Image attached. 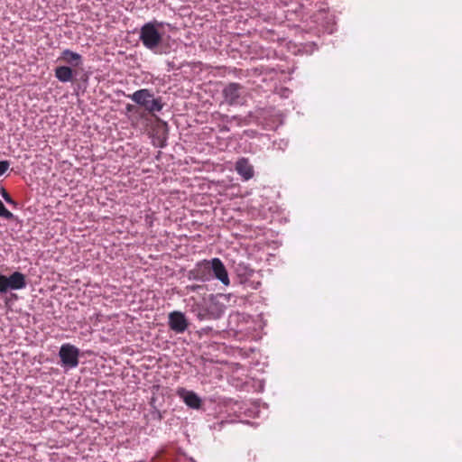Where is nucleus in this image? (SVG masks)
<instances>
[{"instance_id": "nucleus-8", "label": "nucleus", "mask_w": 462, "mask_h": 462, "mask_svg": "<svg viewBox=\"0 0 462 462\" xmlns=\"http://www.w3.org/2000/svg\"><path fill=\"white\" fill-rule=\"evenodd\" d=\"M176 393L189 408L193 410L200 409L202 400L195 392L180 387Z\"/></svg>"}, {"instance_id": "nucleus-7", "label": "nucleus", "mask_w": 462, "mask_h": 462, "mask_svg": "<svg viewBox=\"0 0 462 462\" xmlns=\"http://www.w3.org/2000/svg\"><path fill=\"white\" fill-rule=\"evenodd\" d=\"M208 262L199 263L192 270L188 272V279L189 281H198V282H208L209 281L213 275L210 273V268Z\"/></svg>"}, {"instance_id": "nucleus-17", "label": "nucleus", "mask_w": 462, "mask_h": 462, "mask_svg": "<svg viewBox=\"0 0 462 462\" xmlns=\"http://www.w3.org/2000/svg\"><path fill=\"white\" fill-rule=\"evenodd\" d=\"M0 217L7 220H11L14 217V214L6 209L4 203L0 200Z\"/></svg>"}, {"instance_id": "nucleus-16", "label": "nucleus", "mask_w": 462, "mask_h": 462, "mask_svg": "<svg viewBox=\"0 0 462 462\" xmlns=\"http://www.w3.org/2000/svg\"><path fill=\"white\" fill-rule=\"evenodd\" d=\"M0 194L7 204L13 206L14 208H16L18 206V203L12 199V197L9 195V193L5 190L4 187H1Z\"/></svg>"}, {"instance_id": "nucleus-13", "label": "nucleus", "mask_w": 462, "mask_h": 462, "mask_svg": "<svg viewBox=\"0 0 462 462\" xmlns=\"http://www.w3.org/2000/svg\"><path fill=\"white\" fill-rule=\"evenodd\" d=\"M59 60L69 65V67L78 68L82 66L83 58L82 56L69 49H65L61 51Z\"/></svg>"}, {"instance_id": "nucleus-1", "label": "nucleus", "mask_w": 462, "mask_h": 462, "mask_svg": "<svg viewBox=\"0 0 462 462\" xmlns=\"http://www.w3.org/2000/svg\"><path fill=\"white\" fill-rule=\"evenodd\" d=\"M131 100L143 107L150 114L159 113L162 110L164 103L161 97H154V94L148 88H141L129 96Z\"/></svg>"}, {"instance_id": "nucleus-3", "label": "nucleus", "mask_w": 462, "mask_h": 462, "mask_svg": "<svg viewBox=\"0 0 462 462\" xmlns=\"http://www.w3.org/2000/svg\"><path fill=\"white\" fill-rule=\"evenodd\" d=\"M159 26H162V23L156 20L148 22L141 27L139 33V39L143 45L154 52H156L155 50L162 40V35L158 29Z\"/></svg>"}, {"instance_id": "nucleus-12", "label": "nucleus", "mask_w": 462, "mask_h": 462, "mask_svg": "<svg viewBox=\"0 0 462 462\" xmlns=\"http://www.w3.org/2000/svg\"><path fill=\"white\" fill-rule=\"evenodd\" d=\"M235 169L244 180H248L254 177V167L246 158H240L236 161Z\"/></svg>"}, {"instance_id": "nucleus-25", "label": "nucleus", "mask_w": 462, "mask_h": 462, "mask_svg": "<svg viewBox=\"0 0 462 462\" xmlns=\"http://www.w3.org/2000/svg\"><path fill=\"white\" fill-rule=\"evenodd\" d=\"M219 131L221 133H227L230 131V128L227 125H222V126H220Z\"/></svg>"}, {"instance_id": "nucleus-18", "label": "nucleus", "mask_w": 462, "mask_h": 462, "mask_svg": "<svg viewBox=\"0 0 462 462\" xmlns=\"http://www.w3.org/2000/svg\"><path fill=\"white\" fill-rule=\"evenodd\" d=\"M288 140L286 139H279L273 142V146L277 150L284 151L288 147Z\"/></svg>"}, {"instance_id": "nucleus-21", "label": "nucleus", "mask_w": 462, "mask_h": 462, "mask_svg": "<svg viewBox=\"0 0 462 462\" xmlns=\"http://www.w3.org/2000/svg\"><path fill=\"white\" fill-rule=\"evenodd\" d=\"M151 415H152V418L154 419V420H161L162 419V413L159 410L157 409H154L152 412H151Z\"/></svg>"}, {"instance_id": "nucleus-26", "label": "nucleus", "mask_w": 462, "mask_h": 462, "mask_svg": "<svg viewBox=\"0 0 462 462\" xmlns=\"http://www.w3.org/2000/svg\"><path fill=\"white\" fill-rule=\"evenodd\" d=\"M221 117H222V118H223V120H225L226 122H229V121H230L229 116H226V115H223V116H221Z\"/></svg>"}, {"instance_id": "nucleus-14", "label": "nucleus", "mask_w": 462, "mask_h": 462, "mask_svg": "<svg viewBox=\"0 0 462 462\" xmlns=\"http://www.w3.org/2000/svg\"><path fill=\"white\" fill-rule=\"evenodd\" d=\"M250 54L252 55V59L254 60H263L270 59L274 56V51L270 49H265L258 43H253L249 47Z\"/></svg>"}, {"instance_id": "nucleus-5", "label": "nucleus", "mask_w": 462, "mask_h": 462, "mask_svg": "<svg viewBox=\"0 0 462 462\" xmlns=\"http://www.w3.org/2000/svg\"><path fill=\"white\" fill-rule=\"evenodd\" d=\"M59 356L63 368L66 370L75 368L79 365V349L69 343L62 344L60 347Z\"/></svg>"}, {"instance_id": "nucleus-10", "label": "nucleus", "mask_w": 462, "mask_h": 462, "mask_svg": "<svg viewBox=\"0 0 462 462\" xmlns=\"http://www.w3.org/2000/svg\"><path fill=\"white\" fill-rule=\"evenodd\" d=\"M210 268V273L215 278L219 280L224 285L229 284V277L227 271L219 258H213L210 262H208Z\"/></svg>"}, {"instance_id": "nucleus-2", "label": "nucleus", "mask_w": 462, "mask_h": 462, "mask_svg": "<svg viewBox=\"0 0 462 462\" xmlns=\"http://www.w3.org/2000/svg\"><path fill=\"white\" fill-rule=\"evenodd\" d=\"M192 312L200 321L216 320L224 314L225 306L211 297L208 300H204L194 306Z\"/></svg>"}, {"instance_id": "nucleus-9", "label": "nucleus", "mask_w": 462, "mask_h": 462, "mask_svg": "<svg viewBox=\"0 0 462 462\" xmlns=\"http://www.w3.org/2000/svg\"><path fill=\"white\" fill-rule=\"evenodd\" d=\"M188 320L184 313L172 311L169 314V326L172 331L180 334L188 328Z\"/></svg>"}, {"instance_id": "nucleus-15", "label": "nucleus", "mask_w": 462, "mask_h": 462, "mask_svg": "<svg viewBox=\"0 0 462 462\" xmlns=\"http://www.w3.org/2000/svg\"><path fill=\"white\" fill-rule=\"evenodd\" d=\"M54 75L56 79L62 82H70L73 79V70L69 66H58L54 69Z\"/></svg>"}, {"instance_id": "nucleus-20", "label": "nucleus", "mask_w": 462, "mask_h": 462, "mask_svg": "<svg viewBox=\"0 0 462 462\" xmlns=\"http://www.w3.org/2000/svg\"><path fill=\"white\" fill-rule=\"evenodd\" d=\"M200 289H203L202 285H197V284H189L186 286V290L188 291H197Z\"/></svg>"}, {"instance_id": "nucleus-24", "label": "nucleus", "mask_w": 462, "mask_h": 462, "mask_svg": "<svg viewBox=\"0 0 462 462\" xmlns=\"http://www.w3.org/2000/svg\"><path fill=\"white\" fill-rule=\"evenodd\" d=\"M314 3V0H301V6L306 7L308 5H311Z\"/></svg>"}, {"instance_id": "nucleus-22", "label": "nucleus", "mask_w": 462, "mask_h": 462, "mask_svg": "<svg viewBox=\"0 0 462 462\" xmlns=\"http://www.w3.org/2000/svg\"><path fill=\"white\" fill-rule=\"evenodd\" d=\"M225 423H226V421H224V420L214 423L213 425H210V429L220 430Z\"/></svg>"}, {"instance_id": "nucleus-23", "label": "nucleus", "mask_w": 462, "mask_h": 462, "mask_svg": "<svg viewBox=\"0 0 462 462\" xmlns=\"http://www.w3.org/2000/svg\"><path fill=\"white\" fill-rule=\"evenodd\" d=\"M167 66H168V71L179 69L180 68L179 66H176L173 61H168Z\"/></svg>"}, {"instance_id": "nucleus-11", "label": "nucleus", "mask_w": 462, "mask_h": 462, "mask_svg": "<svg viewBox=\"0 0 462 462\" xmlns=\"http://www.w3.org/2000/svg\"><path fill=\"white\" fill-rule=\"evenodd\" d=\"M316 22H319L322 26L324 32L328 34H331L336 30V21L335 16L329 14L325 13V10L320 7L319 14L315 15Z\"/></svg>"}, {"instance_id": "nucleus-6", "label": "nucleus", "mask_w": 462, "mask_h": 462, "mask_svg": "<svg viewBox=\"0 0 462 462\" xmlns=\"http://www.w3.org/2000/svg\"><path fill=\"white\" fill-rule=\"evenodd\" d=\"M244 87L236 82H231L227 84L222 90V96L224 103L228 106L241 105L242 102V92Z\"/></svg>"}, {"instance_id": "nucleus-19", "label": "nucleus", "mask_w": 462, "mask_h": 462, "mask_svg": "<svg viewBox=\"0 0 462 462\" xmlns=\"http://www.w3.org/2000/svg\"><path fill=\"white\" fill-rule=\"evenodd\" d=\"M8 161H0V176L4 175L9 168Z\"/></svg>"}, {"instance_id": "nucleus-4", "label": "nucleus", "mask_w": 462, "mask_h": 462, "mask_svg": "<svg viewBox=\"0 0 462 462\" xmlns=\"http://www.w3.org/2000/svg\"><path fill=\"white\" fill-rule=\"evenodd\" d=\"M234 272L241 284L247 285L251 289L256 290L261 284L254 281L255 271L248 263L244 262L234 263Z\"/></svg>"}]
</instances>
